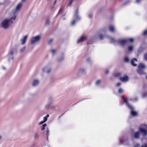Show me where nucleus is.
<instances>
[{
  "label": "nucleus",
  "instance_id": "obj_41",
  "mask_svg": "<svg viewBox=\"0 0 147 147\" xmlns=\"http://www.w3.org/2000/svg\"><path fill=\"white\" fill-rule=\"evenodd\" d=\"M52 41H53V40L52 39H51L50 40H49L48 41V44H50L51 43V42H52Z\"/></svg>",
  "mask_w": 147,
  "mask_h": 147
},
{
  "label": "nucleus",
  "instance_id": "obj_21",
  "mask_svg": "<svg viewBox=\"0 0 147 147\" xmlns=\"http://www.w3.org/2000/svg\"><path fill=\"white\" fill-rule=\"evenodd\" d=\"M47 125V124L46 123L43 125L42 126L40 127L41 130H43L45 129V128Z\"/></svg>",
  "mask_w": 147,
  "mask_h": 147
},
{
  "label": "nucleus",
  "instance_id": "obj_45",
  "mask_svg": "<svg viewBox=\"0 0 147 147\" xmlns=\"http://www.w3.org/2000/svg\"><path fill=\"white\" fill-rule=\"evenodd\" d=\"M121 84V83L119 82L117 84V86H119Z\"/></svg>",
  "mask_w": 147,
  "mask_h": 147
},
{
  "label": "nucleus",
  "instance_id": "obj_23",
  "mask_svg": "<svg viewBox=\"0 0 147 147\" xmlns=\"http://www.w3.org/2000/svg\"><path fill=\"white\" fill-rule=\"evenodd\" d=\"M130 1H131L130 0H127L126 1L124 2L122 5H126L129 3L130 2Z\"/></svg>",
  "mask_w": 147,
  "mask_h": 147
},
{
  "label": "nucleus",
  "instance_id": "obj_25",
  "mask_svg": "<svg viewBox=\"0 0 147 147\" xmlns=\"http://www.w3.org/2000/svg\"><path fill=\"white\" fill-rule=\"evenodd\" d=\"M127 42H132L134 40L133 38H127L126 39Z\"/></svg>",
  "mask_w": 147,
  "mask_h": 147
},
{
  "label": "nucleus",
  "instance_id": "obj_2",
  "mask_svg": "<svg viewBox=\"0 0 147 147\" xmlns=\"http://www.w3.org/2000/svg\"><path fill=\"white\" fill-rule=\"evenodd\" d=\"M16 17V15H14L10 18H7L3 19L0 23V26L4 29H7L13 24Z\"/></svg>",
  "mask_w": 147,
  "mask_h": 147
},
{
  "label": "nucleus",
  "instance_id": "obj_51",
  "mask_svg": "<svg viewBox=\"0 0 147 147\" xmlns=\"http://www.w3.org/2000/svg\"><path fill=\"white\" fill-rule=\"evenodd\" d=\"M60 10H59V12H60Z\"/></svg>",
  "mask_w": 147,
  "mask_h": 147
},
{
  "label": "nucleus",
  "instance_id": "obj_24",
  "mask_svg": "<svg viewBox=\"0 0 147 147\" xmlns=\"http://www.w3.org/2000/svg\"><path fill=\"white\" fill-rule=\"evenodd\" d=\"M142 95L143 98L147 97V92H143Z\"/></svg>",
  "mask_w": 147,
  "mask_h": 147
},
{
  "label": "nucleus",
  "instance_id": "obj_31",
  "mask_svg": "<svg viewBox=\"0 0 147 147\" xmlns=\"http://www.w3.org/2000/svg\"><path fill=\"white\" fill-rule=\"evenodd\" d=\"M49 131L48 129L47 128V133H46V135L47 138H48V137L49 136Z\"/></svg>",
  "mask_w": 147,
  "mask_h": 147
},
{
  "label": "nucleus",
  "instance_id": "obj_15",
  "mask_svg": "<svg viewBox=\"0 0 147 147\" xmlns=\"http://www.w3.org/2000/svg\"><path fill=\"white\" fill-rule=\"evenodd\" d=\"M28 37V35H25L21 39L20 41L21 45H24Z\"/></svg>",
  "mask_w": 147,
  "mask_h": 147
},
{
  "label": "nucleus",
  "instance_id": "obj_44",
  "mask_svg": "<svg viewBox=\"0 0 147 147\" xmlns=\"http://www.w3.org/2000/svg\"><path fill=\"white\" fill-rule=\"evenodd\" d=\"M72 0H71L69 3V5L70 6L72 4Z\"/></svg>",
  "mask_w": 147,
  "mask_h": 147
},
{
  "label": "nucleus",
  "instance_id": "obj_12",
  "mask_svg": "<svg viewBox=\"0 0 147 147\" xmlns=\"http://www.w3.org/2000/svg\"><path fill=\"white\" fill-rule=\"evenodd\" d=\"M117 43L119 45H123L127 43V42L126 39H121L117 41Z\"/></svg>",
  "mask_w": 147,
  "mask_h": 147
},
{
  "label": "nucleus",
  "instance_id": "obj_19",
  "mask_svg": "<svg viewBox=\"0 0 147 147\" xmlns=\"http://www.w3.org/2000/svg\"><path fill=\"white\" fill-rule=\"evenodd\" d=\"M102 80H98L96 81L95 82V85L98 86L100 85L102 82Z\"/></svg>",
  "mask_w": 147,
  "mask_h": 147
},
{
  "label": "nucleus",
  "instance_id": "obj_38",
  "mask_svg": "<svg viewBox=\"0 0 147 147\" xmlns=\"http://www.w3.org/2000/svg\"><path fill=\"white\" fill-rule=\"evenodd\" d=\"M34 137L35 139H36V138L38 136L37 135V133H34Z\"/></svg>",
  "mask_w": 147,
  "mask_h": 147
},
{
  "label": "nucleus",
  "instance_id": "obj_49",
  "mask_svg": "<svg viewBox=\"0 0 147 147\" xmlns=\"http://www.w3.org/2000/svg\"><path fill=\"white\" fill-rule=\"evenodd\" d=\"M144 138H142V140H143Z\"/></svg>",
  "mask_w": 147,
  "mask_h": 147
},
{
  "label": "nucleus",
  "instance_id": "obj_5",
  "mask_svg": "<svg viewBox=\"0 0 147 147\" xmlns=\"http://www.w3.org/2000/svg\"><path fill=\"white\" fill-rule=\"evenodd\" d=\"M78 9H76L75 11L74 16V19L71 23V25L72 26L75 25L77 21L80 19V18L78 15Z\"/></svg>",
  "mask_w": 147,
  "mask_h": 147
},
{
  "label": "nucleus",
  "instance_id": "obj_16",
  "mask_svg": "<svg viewBox=\"0 0 147 147\" xmlns=\"http://www.w3.org/2000/svg\"><path fill=\"white\" fill-rule=\"evenodd\" d=\"M120 80L123 82H125L129 80L128 77L126 76H124L121 77L120 78Z\"/></svg>",
  "mask_w": 147,
  "mask_h": 147
},
{
  "label": "nucleus",
  "instance_id": "obj_10",
  "mask_svg": "<svg viewBox=\"0 0 147 147\" xmlns=\"http://www.w3.org/2000/svg\"><path fill=\"white\" fill-rule=\"evenodd\" d=\"M87 39V37L86 36H81L78 38L77 42L79 44L86 40Z\"/></svg>",
  "mask_w": 147,
  "mask_h": 147
},
{
  "label": "nucleus",
  "instance_id": "obj_4",
  "mask_svg": "<svg viewBox=\"0 0 147 147\" xmlns=\"http://www.w3.org/2000/svg\"><path fill=\"white\" fill-rule=\"evenodd\" d=\"M41 38L40 35H37L33 36L30 39V43L31 45H34L38 42Z\"/></svg>",
  "mask_w": 147,
  "mask_h": 147
},
{
  "label": "nucleus",
  "instance_id": "obj_29",
  "mask_svg": "<svg viewBox=\"0 0 147 147\" xmlns=\"http://www.w3.org/2000/svg\"><path fill=\"white\" fill-rule=\"evenodd\" d=\"M129 58L127 57H125L124 58V61L126 62H128L129 61Z\"/></svg>",
  "mask_w": 147,
  "mask_h": 147
},
{
  "label": "nucleus",
  "instance_id": "obj_14",
  "mask_svg": "<svg viewBox=\"0 0 147 147\" xmlns=\"http://www.w3.org/2000/svg\"><path fill=\"white\" fill-rule=\"evenodd\" d=\"M102 31H101L100 32L97 33L95 36H94V38H98L102 39L103 36L102 34H101V33L102 32Z\"/></svg>",
  "mask_w": 147,
  "mask_h": 147
},
{
  "label": "nucleus",
  "instance_id": "obj_1",
  "mask_svg": "<svg viewBox=\"0 0 147 147\" xmlns=\"http://www.w3.org/2000/svg\"><path fill=\"white\" fill-rule=\"evenodd\" d=\"M141 135L143 137L147 136V125L142 124L138 127V130L134 131L131 134L132 138L136 139H139Z\"/></svg>",
  "mask_w": 147,
  "mask_h": 147
},
{
  "label": "nucleus",
  "instance_id": "obj_20",
  "mask_svg": "<svg viewBox=\"0 0 147 147\" xmlns=\"http://www.w3.org/2000/svg\"><path fill=\"white\" fill-rule=\"evenodd\" d=\"M26 49V47L25 46L24 47H23L22 48L20 49V53H22L24 52L25 51Z\"/></svg>",
  "mask_w": 147,
  "mask_h": 147
},
{
  "label": "nucleus",
  "instance_id": "obj_46",
  "mask_svg": "<svg viewBox=\"0 0 147 147\" xmlns=\"http://www.w3.org/2000/svg\"><path fill=\"white\" fill-rule=\"evenodd\" d=\"M123 143V141L121 140H120V144H121Z\"/></svg>",
  "mask_w": 147,
  "mask_h": 147
},
{
  "label": "nucleus",
  "instance_id": "obj_47",
  "mask_svg": "<svg viewBox=\"0 0 147 147\" xmlns=\"http://www.w3.org/2000/svg\"><path fill=\"white\" fill-rule=\"evenodd\" d=\"M26 0H22V2H24Z\"/></svg>",
  "mask_w": 147,
  "mask_h": 147
},
{
  "label": "nucleus",
  "instance_id": "obj_18",
  "mask_svg": "<svg viewBox=\"0 0 147 147\" xmlns=\"http://www.w3.org/2000/svg\"><path fill=\"white\" fill-rule=\"evenodd\" d=\"M109 30L112 32H114L115 30V27L113 25L110 26L109 27Z\"/></svg>",
  "mask_w": 147,
  "mask_h": 147
},
{
  "label": "nucleus",
  "instance_id": "obj_13",
  "mask_svg": "<svg viewBox=\"0 0 147 147\" xmlns=\"http://www.w3.org/2000/svg\"><path fill=\"white\" fill-rule=\"evenodd\" d=\"M86 73V70L85 68H80L78 71V73L82 74H85Z\"/></svg>",
  "mask_w": 147,
  "mask_h": 147
},
{
  "label": "nucleus",
  "instance_id": "obj_30",
  "mask_svg": "<svg viewBox=\"0 0 147 147\" xmlns=\"http://www.w3.org/2000/svg\"><path fill=\"white\" fill-rule=\"evenodd\" d=\"M133 49V47L132 46H129L128 47V50L129 51H131Z\"/></svg>",
  "mask_w": 147,
  "mask_h": 147
},
{
  "label": "nucleus",
  "instance_id": "obj_22",
  "mask_svg": "<svg viewBox=\"0 0 147 147\" xmlns=\"http://www.w3.org/2000/svg\"><path fill=\"white\" fill-rule=\"evenodd\" d=\"M49 117V114H47L43 118V121L45 122L47 120V117Z\"/></svg>",
  "mask_w": 147,
  "mask_h": 147
},
{
  "label": "nucleus",
  "instance_id": "obj_48",
  "mask_svg": "<svg viewBox=\"0 0 147 147\" xmlns=\"http://www.w3.org/2000/svg\"><path fill=\"white\" fill-rule=\"evenodd\" d=\"M106 74H107L109 73V71H106Z\"/></svg>",
  "mask_w": 147,
  "mask_h": 147
},
{
  "label": "nucleus",
  "instance_id": "obj_36",
  "mask_svg": "<svg viewBox=\"0 0 147 147\" xmlns=\"http://www.w3.org/2000/svg\"><path fill=\"white\" fill-rule=\"evenodd\" d=\"M142 1V0H136V3H139Z\"/></svg>",
  "mask_w": 147,
  "mask_h": 147
},
{
  "label": "nucleus",
  "instance_id": "obj_17",
  "mask_svg": "<svg viewBox=\"0 0 147 147\" xmlns=\"http://www.w3.org/2000/svg\"><path fill=\"white\" fill-rule=\"evenodd\" d=\"M137 60L136 59L134 58L132 59L131 61V65L134 66H136L137 65L136 63L137 62Z\"/></svg>",
  "mask_w": 147,
  "mask_h": 147
},
{
  "label": "nucleus",
  "instance_id": "obj_7",
  "mask_svg": "<svg viewBox=\"0 0 147 147\" xmlns=\"http://www.w3.org/2000/svg\"><path fill=\"white\" fill-rule=\"evenodd\" d=\"M146 68L145 66L143 64L140 63L138 66V73L140 75L144 74L143 70Z\"/></svg>",
  "mask_w": 147,
  "mask_h": 147
},
{
  "label": "nucleus",
  "instance_id": "obj_3",
  "mask_svg": "<svg viewBox=\"0 0 147 147\" xmlns=\"http://www.w3.org/2000/svg\"><path fill=\"white\" fill-rule=\"evenodd\" d=\"M121 97L123 98L124 102L125 103L128 108L131 110L130 112L131 114L133 116H136L137 115V113L136 111H134V108L131 105H130L128 102L127 99H125L124 98V96L123 95L121 96Z\"/></svg>",
  "mask_w": 147,
  "mask_h": 147
},
{
  "label": "nucleus",
  "instance_id": "obj_40",
  "mask_svg": "<svg viewBox=\"0 0 147 147\" xmlns=\"http://www.w3.org/2000/svg\"><path fill=\"white\" fill-rule=\"evenodd\" d=\"M124 91V90L121 88H120L119 90V92H122L123 91Z\"/></svg>",
  "mask_w": 147,
  "mask_h": 147
},
{
  "label": "nucleus",
  "instance_id": "obj_11",
  "mask_svg": "<svg viewBox=\"0 0 147 147\" xmlns=\"http://www.w3.org/2000/svg\"><path fill=\"white\" fill-rule=\"evenodd\" d=\"M16 53V51L15 49H13L11 51V52L8 54V55L9 60H11L13 59V55L14 54Z\"/></svg>",
  "mask_w": 147,
  "mask_h": 147
},
{
  "label": "nucleus",
  "instance_id": "obj_37",
  "mask_svg": "<svg viewBox=\"0 0 147 147\" xmlns=\"http://www.w3.org/2000/svg\"><path fill=\"white\" fill-rule=\"evenodd\" d=\"M147 34V30H145L143 33V35H146Z\"/></svg>",
  "mask_w": 147,
  "mask_h": 147
},
{
  "label": "nucleus",
  "instance_id": "obj_43",
  "mask_svg": "<svg viewBox=\"0 0 147 147\" xmlns=\"http://www.w3.org/2000/svg\"><path fill=\"white\" fill-rule=\"evenodd\" d=\"M140 146V144H137L135 146V147H139Z\"/></svg>",
  "mask_w": 147,
  "mask_h": 147
},
{
  "label": "nucleus",
  "instance_id": "obj_52",
  "mask_svg": "<svg viewBox=\"0 0 147 147\" xmlns=\"http://www.w3.org/2000/svg\"><path fill=\"white\" fill-rule=\"evenodd\" d=\"M56 2V1H55V3Z\"/></svg>",
  "mask_w": 147,
  "mask_h": 147
},
{
  "label": "nucleus",
  "instance_id": "obj_32",
  "mask_svg": "<svg viewBox=\"0 0 147 147\" xmlns=\"http://www.w3.org/2000/svg\"><path fill=\"white\" fill-rule=\"evenodd\" d=\"M109 39L111 40V42H115V39L113 38H112L111 37H110L109 38Z\"/></svg>",
  "mask_w": 147,
  "mask_h": 147
},
{
  "label": "nucleus",
  "instance_id": "obj_34",
  "mask_svg": "<svg viewBox=\"0 0 147 147\" xmlns=\"http://www.w3.org/2000/svg\"><path fill=\"white\" fill-rule=\"evenodd\" d=\"M88 18H91L92 17V14L91 13H89L88 15Z\"/></svg>",
  "mask_w": 147,
  "mask_h": 147
},
{
  "label": "nucleus",
  "instance_id": "obj_6",
  "mask_svg": "<svg viewBox=\"0 0 147 147\" xmlns=\"http://www.w3.org/2000/svg\"><path fill=\"white\" fill-rule=\"evenodd\" d=\"M42 71L43 73L50 74L52 71L51 66L49 64H47L42 68Z\"/></svg>",
  "mask_w": 147,
  "mask_h": 147
},
{
  "label": "nucleus",
  "instance_id": "obj_8",
  "mask_svg": "<svg viewBox=\"0 0 147 147\" xmlns=\"http://www.w3.org/2000/svg\"><path fill=\"white\" fill-rule=\"evenodd\" d=\"M23 6V4L22 2L18 3L16 6L15 9V11L13 12V15H16L15 13L16 12L19 11L21 9Z\"/></svg>",
  "mask_w": 147,
  "mask_h": 147
},
{
  "label": "nucleus",
  "instance_id": "obj_9",
  "mask_svg": "<svg viewBox=\"0 0 147 147\" xmlns=\"http://www.w3.org/2000/svg\"><path fill=\"white\" fill-rule=\"evenodd\" d=\"M40 83V80L37 79H34L31 83L32 86L35 87L38 86Z\"/></svg>",
  "mask_w": 147,
  "mask_h": 147
},
{
  "label": "nucleus",
  "instance_id": "obj_27",
  "mask_svg": "<svg viewBox=\"0 0 147 147\" xmlns=\"http://www.w3.org/2000/svg\"><path fill=\"white\" fill-rule=\"evenodd\" d=\"M92 60V59L90 57H88L86 59V61L87 62H90Z\"/></svg>",
  "mask_w": 147,
  "mask_h": 147
},
{
  "label": "nucleus",
  "instance_id": "obj_39",
  "mask_svg": "<svg viewBox=\"0 0 147 147\" xmlns=\"http://www.w3.org/2000/svg\"><path fill=\"white\" fill-rule=\"evenodd\" d=\"M144 59L147 60V53H146L144 55Z\"/></svg>",
  "mask_w": 147,
  "mask_h": 147
},
{
  "label": "nucleus",
  "instance_id": "obj_28",
  "mask_svg": "<svg viewBox=\"0 0 147 147\" xmlns=\"http://www.w3.org/2000/svg\"><path fill=\"white\" fill-rule=\"evenodd\" d=\"M6 0H0V4H2L5 3Z\"/></svg>",
  "mask_w": 147,
  "mask_h": 147
},
{
  "label": "nucleus",
  "instance_id": "obj_50",
  "mask_svg": "<svg viewBox=\"0 0 147 147\" xmlns=\"http://www.w3.org/2000/svg\"><path fill=\"white\" fill-rule=\"evenodd\" d=\"M1 136H0V140L1 139Z\"/></svg>",
  "mask_w": 147,
  "mask_h": 147
},
{
  "label": "nucleus",
  "instance_id": "obj_35",
  "mask_svg": "<svg viewBox=\"0 0 147 147\" xmlns=\"http://www.w3.org/2000/svg\"><path fill=\"white\" fill-rule=\"evenodd\" d=\"M141 147H147V144H143Z\"/></svg>",
  "mask_w": 147,
  "mask_h": 147
},
{
  "label": "nucleus",
  "instance_id": "obj_42",
  "mask_svg": "<svg viewBox=\"0 0 147 147\" xmlns=\"http://www.w3.org/2000/svg\"><path fill=\"white\" fill-rule=\"evenodd\" d=\"M45 122H44V121H41V122H40L39 123V125H41L42 124H43V123H45Z\"/></svg>",
  "mask_w": 147,
  "mask_h": 147
},
{
  "label": "nucleus",
  "instance_id": "obj_26",
  "mask_svg": "<svg viewBox=\"0 0 147 147\" xmlns=\"http://www.w3.org/2000/svg\"><path fill=\"white\" fill-rule=\"evenodd\" d=\"M121 76V74L120 73H117L114 74V76L116 77H119Z\"/></svg>",
  "mask_w": 147,
  "mask_h": 147
},
{
  "label": "nucleus",
  "instance_id": "obj_33",
  "mask_svg": "<svg viewBox=\"0 0 147 147\" xmlns=\"http://www.w3.org/2000/svg\"><path fill=\"white\" fill-rule=\"evenodd\" d=\"M56 52V50L55 49H52L51 51V52L52 54H54Z\"/></svg>",
  "mask_w": 147,
  "mask_h": 147
}]
</instances>
